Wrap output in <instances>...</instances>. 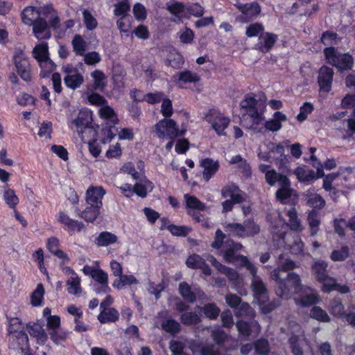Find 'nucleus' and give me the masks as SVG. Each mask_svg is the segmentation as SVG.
Instances as JSON below:
<instances>
[{"instance_id": "1", "label": "nucleus", "mask_w": 355, "mask_h": 355, "mask_svg": "<svg viewBox=\"0 0 355 355\" xmlns=\"http://www.w3.org/2000/svg\"><path fill=\"white\" fill-rule=\"evenodd\" d=\"M277 267L271 272V278L277 284L275 293L277 295L282 299H289L291 297L292 289L295 291L302 288L300 277L295 272H288L286 274V280L292 282L291 287L285 286V280L283 279V272L291 270L296 267L294 261L290 259L285 254L279 255L277 261Z\"/></svg>"}, {"instance_id": "2", "label": "nucleus", "mask_w": 355, "mask_h": 355, "mask_svg": "<svg viewBox=\"0 0 355 355\" xmlns=\"http://www.w3.org/2000/svg\"><path fill=\"white\" fill-rule=\"evenodd\" d=\"M286 216L288 218V223L285 222L281 213H277V218L271 219L268 216V219L270 223L271 232L275 236L279 239L281 243H285L284 236L286 230L288 227L291 230L300 232L304 230L300 219L298 217L297 212L294 207H291L286 211Z\"/></svg>"}, {"instance_id": "3", "label": "nucleus", "mask_w": 355, "mask_h": 355, "mask_svg": "<svg viewBox=\"0 0 355 355\" xmlns=\"http://www.w3.org/2000/svg\"><path fill=\"white\" fill-rule=\"evenodd\" d=\"M250 274L252 275V288L261 312L263 313L271 312L279 306V303L276 301L267 302L268 295L266 285L257 275V272H250Z\"/></svg>"}, {"instance_id": "4", "label": "nucleus", "mask_w": 355, "mask_h": 355, "mask_svg": "<svg viewBox=\"0 0 355 355\" xmlns=\"http://www.w3.org/2000/svg\"><path fill=\"white\" fill-rule=\"evenodd\" d=\"M327 62L340 71L349 70L353 67L354 59L349 53H338L334 47H327L324 50Z\"/></svg>"}, {"instance_id": "5", "label": "nucleus", "mask_w": 355, "mask_h": 355, "mask_svg": "<svg viewBox=\"0 0 355 355\" xmlns=\"http://www.w3.org/2000/svg\"><path fill=\"white\" fill-rule=\"evenodd\" d=\"M155 135L159 139L174 140L176 137L184 135L185 131L179 130L176 122L171 119H164L154 126Z\"/></svg>"}, {"instance_id": "6", "label": "nucleus", "mask_w": 355, "mask_h": 355, "mask_svg": "<svg viewBox=\"0 0 355 355\" xmlns=\"http://www.w3.org/2000/svg\"><path fill=\"white\" fill-rule=\"evenodd\" d=\"M225 230L239 238L254 236L260 232V228L252 220H246L243 224L230 223L224 226Z\"/></svg>"}, {"instance_id": "7", "label": "nucleus", "mask_w": 355, "mask_h": 355, "mask_svg": "<svg viewBox=\"0 0 355 355\" xmlns=\"http://www.w3.org/2000/svg\"><path fill=\"white\" fill-rule=\"evenodd\" d=\"M205 119L218 136H226L225 130L231 121L229 116L217 110L211 109L207 112Z\"/></svg>"}, {"instance_id": "8", "label": "nucleus", "mask_w": 355, "mask_h": 355, "mask_svg": "<svg viewBox=\"0 0 355 355\" xmlns=\"http://www.w3.org/2000/svg\"><path fill=\"white\" fill-rule=\"evenodd\" d=\"M207 260L209 261L220 272L227 277L229 281L232 282L234 286V288L240 294L245 293V291H243L242 290L243 284V279L239 277L238 272L235 270L223 265L211 255H208L207 257Z\"/></svg>"}, {"instance_id": "9", "label": "nucleus", "mask_w": 355, "mask_h": 355, "mask_svg": "<svg viewBox=\"0 0 355 355\" xmlns=\"http://www.w3.org/2000/svg\"><path fill=\"white\" fill-rule=\"evenodd\" d=\"M15 69L20 78L26 81L31 80V67L26 55L21 50H17L13 55Z\"/></svg>"}, {"instance_id": "10", "label": "nucleus", "mask_w": 355, "mask_h": 355, "mask_svg": "<svg viewBox=\"0 0 355 355\" xmlns=\"http://www.w3.org/2000/svg\"><path fill=\"white\" fill-rule=\"evenodd\" d=\"M92 122V112L87 109H82L78 112L76 118L69 121L68 126L70 129L76 130L83 139L84 130L90 127Z\"/></svg>"}, {"instance_id": "11", "label": "nucleus", "mask_w": 355, "mask_h": 355, "mask_svg": "<svg viewBox=\"0 0 355 355\" xmlns=\"http://www.w3.org/2000/svg\"><path fill=\"white\" fill-rule=\"evenodd\" d=\"M94 266L86 265L82 269L85 275L90 276L95 282L103 286V291H110L108 286V275L100 268L99 261L94 262Z\"/></svg>"}, {"instance_id": "12", "label": "nucleus", "mask_w": 355, "mask_h": 355, "mask_svg": "<svg viewBox=\"0 0 355 355\" xmlns=\"http://www.w3.org/2000/svg\"><path fill=\"white\" fill-rule=\"evenodd\" d=\"M62 71L65 74L64 82L68 88L76 89L83 83L84 78L83 74L73 65L69 64L64 65L62 67Z\"/></svg>"}, {"instance_id": "13", "label": "nucleus", "mask_w": 355, "mask_h": 355, "mask_svg": "<svg viewBox=\"0 0 355 355\" xmlns=\"http://www.w3.org/2000/svg\"><path fill=\"white\" fill-rule=\"evenodd\" d=\"M225 261L229 263H233L236 266L245 267L250 272L254 273L257 270V267L252 263L246 257L236 254L234 249L227 248L223 254Z\"/></svg>"}, {"instance_id": "14", "label": "nucleus", "mask_w": 355, "mask_h": 355, "mask_svg": "<svg viewBox=\"0 0 355 355\" xmlns=\"http://www.w3.org/2000/svg\"><path fill=\"white\" fill-rule=\"evenodd\" d=\"M259 170L265 175L266 181L270 186L285 185L287 184V181L289 180L285 175L277 173L270 165L261 164L259 165Z\"/></svg>"}, {"instance_id": "15", "label": "nucleus", "mask_w": 355, "mask_h": 355, "mask_svg": "<svg viewBox=\"0 0 355 355\" xmlns=\"http://www.w3.org/2000/svg\"><path fill=\"white\" fill-rule=\"evenodd\" d=\"M300 293L302 297L300 299H295V303L302 307H308L315 303L319 300V297L316 291L309 286H305L302 284V288L297 291L292 289V293Z\"/></svg>"}, {"instance_id": "16", "label": "nucleus", "mask_w": 355, "mask_h": 355, "mask_svg": "<svg viewBox=\"0 0 355 355\" xmlns=\"http://www.w3.org/2000/svg\"><path fill=\"white\" fill-rule=\"evenodd\" d=\"M329 311L334 317L338 318H345L350 325L355 327V313L353 312L346 313L344 305L340 298H334L330 302Z\"/></svg>"}, {"instance_id": "17", "label": "nucleus", "mask_w": 355, "mask_h": 355, "mask_svg": "<svg viewBox=\"0 0 355 355\" xmlns=\"http://www.w3.org/2000/svg\"><path fill=\"white\" fill-rule=\"evenodd\" d=\"M9 347L19 351L21 355H31L28 338L25 332L9 336Z\"/></svg>"}, {"instance_id": "18", "label": "nucleus", "mask_w": 355, "mask_h": 355, "mask_svg": "<svg viewBox=\"0 0 355 355\" xmlns=\"http://www.w3.org/2000/svg\"><path fill=\"white\" fill-rule=\"evenodd\" d=\"M239 337L242 339H247L249 336H257L261 331V326L257 321L252 320L250 322L244 320H239L236 323Z\"/></svg>"}, {"instance_id": "19", "label": "nucleus", "mask_w": 355, "mask_h": 355, "mask_svg": "<svg viewBox=\"0 0 355 355\" xmlns=\"http://www.w3.org/2000/svg\"><path fill=\"white\" fill-rule=\"evenodd\" d=\"M46 9V6L38 8L33 6L26 7L21 12L22 21L28 26L33 25L36 23V21H39V19L44 17Z\"/></svg>"}, {"instance_id": "20", "label": "nucleus", "mask_w": 355, "mask_h": 355, "mask_svg": "<svg viewBox=\"0 0 355 355\" xmlns=\"http://www.w3.org/2000/svg\"><path fill=\"white\" fill-rule=\"evenodd\" d=\"M334 78V71L331 68L322 66L318 71V82L320 89L322 92H329Z\"/></svg>"}, {"instance_id": "21", "label": "nucleus", "mask_w": 355, "mask_h": 355, "mask_svg": "<svg viewBox=\"0 0 355 355\" xmlns=\"http://www.w3.org/2000/svg\"><path fill=\"white\" fill-rule=\"evenodd\" d=\"M106 191L101 186H90L85 194V200L88 205H95L102 207V199Z\"/></svg>"}, {"instance_id": "22", "label": "nucleus", "mask_w": 355, "mask_h": 355, "mask_svg": "<svg viewBox=\"0 0 355 355\" xmlns=\"http://www.w3.org/2000/svg\"><path fill=\"white\" fill-rule=\"evenodd\" d=\"M221 196L223 198H230L236 202H242L246 199V194L242 191L234 183H230L221 189Z\"/></svg>"}, {"instance_id": "23", "label": "nucleus", "mask_w": 355, "mask_h": 355, "mask_svg": "<svg viewBox=\"0 0 355 355\" xmlns=\"http://www.w3.org/2000/svg\"><path fill=\"white\" fill-rule=\"evenodd\" d=\"M58 221L64 225L70 234L75 231L80 232L85 228V225L78 220L71 218L65 212L60 211L58 215Z\"/></svg>"}, {"instance_id": "24", "label": "nucleus", "mask_w": 355, "mask_h": 355, "mask_svg": "<svg viewBox=\"0 0 355 355\" xmlns=\"http://www.w3.org/2000/svg\"><path fill=\"white\" fill-rule=\"evenodd\" d=\"M287 120L286 114L281 112H276L272 118L263 123L264 133L268 132H277L282 128V123Z\"/></svg>"}, {"instance_id": "25", "label": "nucleus", "mask_w": 355, "mask_h": 355, "mask_svg": "<svg viewBox=\"0 0 355 355\" xmlns=\"http://www.w3.org/2000/svg\"><path fill=\"white\" fill-rule=\"evenodd\" d=\"M320 282L322 284V291L324 293H330L333 291H337L342 294H345L349 292V288L348 286L338 284L334 278L328 275L322 280H320Z\"/></svg>"}, {"instance_id": "26", "label": "nucleus", "mask_w": 355, "mask_h": 355, "mask_svg": "<svg viewBox=\"0 0 355 355\" xmlns=\"http://www.w3.org/2000/svg\"><path fill=\"white\" fill-rule=\"evenodd\" d=\"M164 313H159L156 320L155 321L154 327H159V324L161 328L167 333H169L172 335L178 333L180 329V324L176 320L168 318L166 320H163L161 322H159V319L162 318Z\"/></svg>"}, {"instance_id": "27", "label": "nucleus", "mask_w": 355, "mask_h": 355, "mask_svg": "<svg viewBox=\"0 0 355 355\" xmlns=\"http://www.w3.org/2000/svg\"><path fill=\"white\" fill-rule=\"evenodd\" d=\"M277 40V35L271 33H265L259 37L255 49L262 53L269 52Z\"/></svg>"}, {"instance_id": "28", "label": "nucleus", "mask_w": 355, "mask_h": 355, "mask_svg": "<svg viewBox=\"0 0 355 355\" xmlns=\"http://www.w3.org/2000/svg\"><path fill=\"white\" fill-rule=\"evenodd\" d=\"M200 166L203 168L202 178L208 182L218 171L219 163L211 158H204L200 161Z\"/></svg>"}, {"instance_id": "29", "label": "nucleus", "mask_w": 355, "mask_h": 355, "mask_svg": "<svg viewBox=\"0 0 355 355\" xmlns=\"http://www.w3.org/2000/svg\"><path fill=\"white\" fill-rule=\"evenodd\" d=\"M32 26L33 34L37 40H48L51 37L50 27L48 26L44 17L39 19V21H36V23Z\"/></svg>"}, {"instance_id": "30", "label": "nucleus", "mask_w": 355, "mask_h": 355, "mask_svg": "<svg viewBox=\"0 0 355 355\" xmlns=\"http://www.w3.org/2000/svg\"><path fill=\"white\" fill-rule=\"evenodd\" d=\"M236 6L242 12L245 21L257 17L261 12L260 6L257 2L245 4L238 3Z\"/></svg>"}, {"instance_id": "31", "label": "nucleus", "mask_w": 355, "mask_h": 355, "mask_svg": "<svg viewBox=\"0 0 355 355\" xmlns=\"http://www.w3.org/2000/svg\"><path fill=\"white\" fill-rule=\"evenodd\" d=\"M26 330L31 336L34 337L38 344L43 345L47 340V334L39 323L28 324Z\"/></svg>"}, {"instance_id": "32", "label": "nucleus", "mask_w": 355, "mask_h": 355, "mask_svg": "<svg viewBox=\"0 0 355 355\" xmlns=\"http://www.w3.org/2000/svg\"><path fill=\"white\" fill-rule=\"evenodd\" d=\"M154 188L153 183L145 177L138 179L135 184V193L141 198H145L147 193L151 192Z\"/></svg>"}, {"instance_id": "33", "label": "nucleus", "mask_w": 355, "mask_h": 355, "mask_svg": "<svg viewBox=\"0 0 355 355\" xmlns=\"http://www.w3.org/2000/svg\"><path fill=\"white\" fill-rule=\"evenodd\" d=\"M168 11L174 15L173 19L175 22L182 21L184 18H188L187 7L181 3H173L168 6Z\"/></svg>"}, {"instance_id": "34", "label": "nucleus", "mask_w": 355, "mask_h": 355, "mask_svg": "<svg viewBox=\"0 0 355 355\" xmlns=\"http://www.w3.org/2000/svg\"><path fill=\"white\" fill-rule=\"evenodd\" d=\"M139 280L133 275H121L118 279L112 283V286L118 290H121L125 286L137 285Z\"/></svg>"}, {"instance_id": "35", "label": "nucleus", "mask_w": 355, "mask_h": 355, "mask_svg": "<svg viewBox=\"0 0 355 355\" xmlns=\"http://www.w3.org/2000/svg\"><path fill=\"white\" fill-rule=\"evenodd\" d=\"M293 329L294 332H296L297 334L292 336L289 339L292 352L294 355H303V352L300 344V337L302 333L301 327L299 324H295L293 325Z\"/></svg>"}, {"instance_id": "36", "label": "nucleus", "mask_w": 355, "mask_h": 355, "mask_svg": "<svg viewBox=\"0 0 355 355\" xmlns=\"http://www.w3.org/2000/svg\"><path fill=\"white\" fill-rule=\"evenodd\" d=\"M258 104V100H257L254 96L247 95L240 102V106L245 114L248 116L252 114L253 112H257V105Z\"/></svg>"}, {"instance_id": "37", "label": "nucleus", "mask_w": 355, "mask_h": 355, "mask_svg": "<svg viewBox=\"0 0 355 355\" xmlns=\"http://www.w3.org/2000/svg\"><path fill=\"white\" fill-rule=\"evenodd\" d=\"M119 312L114 308L101 309L98 320L101 323L113 322L119 319Z\"/></svg>"}, {"instance_id": "38", "label": "nucleus", "mask_w": 355, "mask_h": 355, "mask_svg": "<svg viewBox=\"0 0 355 355\" xmlns=\"http://www.w3.org/2000/svg\"><path fill=\"white\" fill-rule=\"evenodd\" d=\"M117 241L118 237L116 235L109 232H103L96 237L95 243L98 247H107L116 243Z\"/></svg>"}, {"instance_id": "39", "label": "nucleus", "mask_w": 355, "mask_h": 355, "mask_svg": "<svg viewBox=\"0 0 355 355\" xmlns=\"http://www.w3.org/2000/svg\"><path fill=\"white\" fill-rule=\"evenodd\" d=\"M200 80V76L194 72H192L189 70L183 71L180 72L178 75V77L176 79H174V81L176 84L178 85L180 87H182L180 85L181 83H196Z\"/></svg>"}, {"instance_id": "40", "label": "nucleus", "mask_w": 355, "mask_h": 355, "mask_svg": "<svg viewBox=\"0 0 355 355\" xmlns=\"http://www.w3.org/2000/svg\"><path fill=\"white\" fill-rule=\"evenodd\" d=\"M98 206L89 205L83 211H80L78 216L88 223H93L100 214V209Z\"/></svg>"}, {"instance_id": "41", "label": "nucleus", "mask_w": 355, "mask_h": 355, "mask_svg": "<svg viewBox=\"0 0 355 355\" xmlns=\"http://www.w3.org/2000/svg\"><path fill=\"white\" fill-rule=\"evenodd\" d=\"M248 116L252 121L251 128L257 132L264 133L263 122L265 120V116L263 114L257 111L252 112Z\"/></svg>"}, {"instance_id": "42", "label": "nucleus", "mask_w": 355, "mask_h": 355, "mask_svg": "<svg viewBox=\"0 0 355 355\" xmlns=\"http://www.w3.org/2000/svg\"><path fill=\"white\" fill-rule=\"evenodd\" d=\"M294 174L297 176V178L300 182L304 183H309L315 178H317L315 175V172L313 170L307 169L301 166L295 169Z\"/></svg>"}, {"instance_id": "43", "label": "nucleus", "mask_w": 355, "mask_h": 355, "mask_svg": "<svg viewBox=\"0 0 355 355\" xmlns=\"http://www.w3.org/2000/svg\"><path fill=\"white\" fill-rule=\"evenodd\" d=\"M348 171H352L351 167L340 168L337 173H332L326 176L323 180V188L325 191H329L333 189L332 182L338 178L339 175H344Z\"/></svg>"}, {"instance_id": "44", "label": "nucleus", "mask_w": 355, "mask_h": 355, "mask_svg": "<svg viewBox=\"0 0 355 355\" xmlns=\"http://www.w3.org/2000/svg\"><path fill=\"white\" fill-rule=\"evenodd\" d=\"M44 293V286L38 284L31 295V304L33 306H40L43 304Z\"/></svg>"}, {"instance_id": "45", "label": "nucleus", "mask_w": 355, "mask_h": 355, "mask_svg": "<svg viewBox=\"0 0 355 355\" xmlns=\"http://www.w3.org/2000/svg\"><path fill=\"white\" fill-rule=\"evenodd\" d=\"M307 220L311 230V234L314 236L317 234L320 223L319 213L315 209L311 210L308 213Z\"/></svg>"}, {"instance_id": "46", "label": "nucleus", "mask_w": 355, "mask_h": 355, "mask_svg": "<svg viewBox=\"0 0 355 355\" xmlns=\"http://www.w3.org/2000/svg\"><path fill=\"white\" fill-rule=\"evenodd\" d=\"M179 293L181 296L187 302L193 303L196 300L195 288L191 290V286L186 282H182L179 285Z\"/></svg>"}, {"instance_id": "47", "label": "nucleus", "mask_w": 355, "mask_h": 355, "mask_svg": "<svg viewBox=\"0 0 355 355\" xmlns=\"http://www.w3.org/2000/svg\"><path fill=\"white\" fill-rule=\"evenodd\" d=\"M68 286V293L72 295H79L82 290L80 287V278L78 275H73V277H69L67 281Z\"/></svg>"}, {"instance_id": "48", "label": "nucleus", "mask_w": 355, "mask_h": 355, "mask_svg": "<svg viewBox=\"0 0 355 355\" xmlns=\"http://www.w3.org/2000/svg\"><path fill=\"white\" fill-rule=\"evenodd\" d=\"M306 196L307 204L309 206L318 209H322L324 207L325 200L320 195L309 190L307 191Z\"/></svg>"}, {"instance_id": "49", "label": "nucleus", "mask_w": 355, "mask_h": 355, "mask_svg": "<svg viewBox=\"0 0 355 355\" xmlns=\"http://www.w3.org/2000/svg\"><path fill=\"white\" fill-rule=\"evenodd\" d=\"M46 10H45L44 18L49 19L50 26L53 28H57L60 24V19L55 9L51 4L46 5Z\"/></svg>"}, {"instance_id": "50", "label": "nucleus", "mask_w": 355, "mask_h": 355, "mask_svg": "<svg viewBox=\"0 0 355 355\" xmlns=\"http://www.w3.org/2000/svg\"><path fill=\"white\" fill-rule=\"evenodd\" d=\"M91 76L94 80V89L103 90L107 83V78L104 73L100 70H95L91 73Z\"/></svg>"}, {"instance_id": "51", "label": "nucleus", "mask_w": 355, "mask_h": 355, "mask_svg": "<svg viewBox=\"0 0 355 355\" xmlns=\"http://www.w3.org/2000/svg\"><path fill=\"white\" fill-rule=\"evenodd\" d=\"M99 114L101 118L107 120L113 125L116 124L119 121L114 110L108 105L101 107L99 110Z\"/></svg>"}, {"instance_id": "52", "label": "nucleus", "mask_w": 355, "mask_h": 355, "mask_svg": "<svg viewBox=\"0 0 355 355\" xmlns=\"http://www.w3.org/2000/svg\"><path fill=\"white\" fill-rule=\"evenodd\" d=\"M33 54L34 58L39 62L46 60L49 58L48 46L46 42H42L35 46L33 49Z\"/></svg>"}, {"instance_id": "53", "label": "nucleus", "mask_w": 355, "mask_h": 355, "mask_svg": "<svg viewBox=\"0 0 355 355\" xmlns=\"http://www.w3.org/2000/svg\"><path fill=\"white\" fill-rule=\"evenodd\" d=\"M8 331L9 336L13 334L24 333V325L19 318H12L9 320Z\"/></svg>"}, {"instance_id": "54", "label": "nucleus", "mask_w": 355, "mask_h": 355, "mask_svg": "<svg viewBox=\"0 0 355 355\" xmlns=\"http://www.w3.org/2000/svg\"><path fill=\"white\" fill-rule=\"evenodd\" d=\"M197 309L202 311L207 318L212 320L216 319L220 313V309L213 303L207 304L203 307L198 306Z\"/></svg>"}, {"instance_id": "55", "label": "nucleus", "mask_w": 355, "mask_h": 355, "mask_svg": "<svg viewBox=\"0 0 355 355\" xmlns=\"http://www.w3.org/2000/svg\"><path fill=\"white\" fill-rule=\"evenodd\" d=\"M184 198L186 201L187 207L189 209L198 211H203L205 209V205L195 196L184 194Z\"/></svg>"}, {"instance_id": "56", "label": "nucleus", "mask_w": 355, "mask_h": 355, "mask_svg": "<svg viewBox=\"0 0 355 355\" xmlns=\"http://www.w3.org/2000/svg\"><path fill=\"white\" fill-rule=\"evenodd\" d=\"M292 189L290 187V181H287L286 184H282L279 186V189L276 192L277 198L280 200L282 203H286L288 199L291 196Z\"/></svg>"}, {"instance_id": "57", "label": "nucleus", "mask_w": 355, "mask_h": 355, "mask_svg": "<svg viewBox=\"0 0 355 355\" xmlns=\"http://www.w3.org/2000/svg\"><path fill=\"white\" fill-rule=\"evenodd\" d=\"M310 315L312 318L322 322H329L331 320L327 312L319 306H313L311 310Z\"/></svg>"}, {"instance_id": "58", "label": "nucleus", "mask_w": 355, "mask_h": 355, "mask_svg": "<svg viewBox=\"0 0 355 355\" xmlns=\"http://www.w3.org/2000/svg\"><path fill=\"white\" fill-rule=\"evenodd\" d=\"M41 67L40 76L46 78L55 70V65L49 58L39 62Z\"/></svg>"}, {"instance_id": "59", "label": "nucleus", "mask_w": 355, "mask_h": 355, "mask_svg": "<svg viewBox=\"0 0 355 355\" xmlns=\"http://www.w3.org/2000/svg\"><path fill=\"white\" fill-rule=\"evenodd\" d=\"M327 263L323 261H316L313 265V270L318 281L320 282V280H322L326 276H327Z\"/></svg>"}, {"instance_id": "60", "label": "nucleus", "mask_w": 355, "mask_h": 355, "mask_svg": "<svg viewBox=\"0 0 355 355\" xmlns=\"http://www.w3.org/2000/svg\"><path fill=\"white\" fill-rule=\"evenodd\" d=\"M51 340L58 345L64 342L68 336V333L61 327L49 332Z\"/></svg>"}, {"instance_id": "61", "label": "nucleus", "mask_w": 355, "mask_h": 355, "mask_svg": "<svg viewBox=\"0 0 355 355\" xmlns=\"http://www.w3.org/2000/svg\"><path fill=\"white\" fill-rule=\"evenodd\" d=\"M205 262V259L199 254H193L187 258L186 265L188 268L191 269H199L202 267Z\"/></svg>"}, {"instance_id": "62", "label": "nucleus", "mask_w": 355, "mask_h": 355, "mask_svg": "<svg viewBox=\"0 0 355 355\" xmlns=\"http://www.w3.org/2000/svg\"><path fill=\"white\" fill-rule=\"evenodd\" d=\"M72 45L73 48V51L76 52L77 55H83L85 51L87 44L83 38L79 35H76L73 40Z\"/></svg>"}, {"instance_id": "63", "label": "nucleus", "mask_w": 355, "mask_h": 355, "mask_svg": "<svg viewBox=\"0 0 355 355\" xmlns=\"http://www.w3.org/2000/svg\"><path fill=\"white\" fill-rule=\"evenodd\" d=\"M3 199L11 209H15L19 202V198L12 189H6L3 193Z\"/></svg>"}, {"instance_id": "64", "label": "nucleus", "mask_w": 355, "mask_h": 355, "mask_svg": "<svg viewBox=\"0 0 355 355\" xmlns=\"http://www.w3.org/2000/svg\"><path fill=\"white\" fill-rule=\"evenodd\" d=\"M264 31V26L260 23H253L250 24L245 31V35L248 37H259Z\"/></svg>"}]
</instances>
